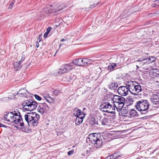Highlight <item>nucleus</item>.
Wrapping results in <instances>:
<instances>
[{"mask_svg":"<svg viewBox=\"0 0 159 159\" xmlns=\"http://www.w3.org/2000/svg\"><path fill=\"white\" fill-rule=\"evenodd\" d=\"M62 8V6H60L59 5H54L52 6V12L53 13L57 12L61 10Z\"/></svg>","mask_w":159,"mask_h":159,"instance_id":"15","label":"nucleus"},{"mask_svg":"<svg viewBox=\"0 0 159 159\" xmlns=\"http://www.w3.org/2000/svg\"><path fill=\"white\" fill-rule=\"evenodd\" d=\"M57 91L56 90L54 91V93L56 95H58V94L57 93Z\"/></svg>","mask_w":159,"mask_h":159,"instance_id":"42","label":"nucleus"},{"mask_svg":"<svg viewBox=\"0 0 159 159\" xmlns=\"http://www.w3.org/2000/svg\"><path fill=\"white\" fill-rule=\"evenodd\" d=\"M25 58V55L24 54L22 55L21 59L20 61H19V62H20V63H21L24 61Z\"/></svg>","mask_w":159,"mask_h":159,"instance_id":"33","label":"nucleus"},{"mask_svg":"<svg viewBox=\"0 0 159 159\" xmlns=\"http://www.w3.org/2000/svg\"><path fill=\"white\" fill-rule=\"evenodd\" d=\"M42 34H40L38 36V39L39 40H40V39H42Z\"/></svg>","mask_w":159,"mask_h":159,"instance_id":"39","label":"nucleus"},{"mask_svg":"<svg viewBox=\"0 0 159 159\" xmlns=\"http://www.w3.org/2000/svg\"><path fill=\"white\" fill-rule=\"evenodd\" d=\"M158 13L159 14V10L158 11Z\"/></svg>","mask_w":159,"mask_h":159,"instance_id":"44","label":"nucleus"},{"mask_svg":"<svg viewBox=\"0 0 159 159\" xmlns=\"http://www.w3.org/2000/svg\"><path fill=\"white\" fill-rule=\"evenodd\" d=\"M9 98H4L2 99H0V101H2V100L4 101H7L9 99Z\"/></svg>","mask_w":159,"mask_h":159,"instance_id":"37","label":"nucleus"},{"mask_svg":"<svg viewBox=\"0 0 159 159\" xmlns=\"http://www.w3.org/2000/svg\"><path fill=\"white\" fill-rule=\"evenodd\" d=\"M83 59L80 58L79 59H75L73 61V64L78 66H83Z\"/></svg>","mask_w":159,"mask_h":159,"instance_id":"13","label":"nucleus"},{"mask_svg":"<svg viewBox=\"0 0 159 159\" xmlns=\"http://www.w3.org/2000/svg\"><path fill=\"white\" fill-rule=\"evenodd\" d=\"M41 40H39V42H40Z\"/></svg>","mask_w":159,"mask_h":159,"instance_id":"46","label":"nucleus"},{"mask_svg":"<svg viewBox=\"0 0 159 159\" xmlns=\"http://www.w3.org/2000/svg\"><path fill=\"white\" fill-rule=\"evenodd\" d=\"M114 106L117 109H122L124 106L125 98L122 96L115 95L112 98Z\"/></svg>","mask_w":159,"mask_h":159,"instance_id":"6","label":"nucleus"},{"mask_svg":"<svg viewBox=\"0 0 159 159\" xmlns=\"http://www.w3.org/2000/svg\"><path fill=\"white\" fill-rule=\"evenodd\" d=\"M122 114H123V116H127V111H124L123 112V113H122Z\"/></svg>","mask_w":159,"mask_h":159,"instance_id":"36","label":"nucleus"},{"mask_svg":"<svg viewBox=\"0 0 159 159\" xmlns=\"http://www.w3.org/2000/svg\"><path fill=\"white\" fill-rule=\"evenodd\" d=\"M4 118L5 120L24 127L25 123L21 118L20 113L18 109H16L13 111L8 113L4 116Z\"/></svg>","mask_w":159,"mask_h":159,"instance_id":"1","label":"nucleus"},{"mask_svg":"<svg viewBox=\"0 0 159 159\" xmlns=\"http://www.w3.org/2000/svg\"><path fill=\"white\" fill-rule=\"evenodd\" d=\"M120 157V156H116V154L115 153H114L112 155L110 156H109L107 158V159H116V158H117L118 157Z\"/></svg>","mask_w":159,"mask_h":159,"instance_id":"27","label":"nucleus"},{"mask_svg":"<svg viewBox=\"0 0 159 159\" xmlns=\"http://www.w3.org/2000/svg\"><path fill=\"white\" fill-rule=\"evenodd\" d=\"M25 116H32V119H36L39 120V115L35 112L28 113L27 114H26Z\"/></svg>","mask_w":159,"mask_h":159,"instance_id":"16","label":"nucleus"},{"mask_svg":"<svg viewBox=\"0 0 159 159\" xmlns=\"http://www.w3.org/2000/svg\"><path fill=\"white\" fill-rule=\"evenodd\" d=\"M74 68V66L71 63L65 64L61 66L58 73L59 75H62L70 71Z\"/></svg>","mask_w":159,"mask_h":159,"instance_id":"8","label":"nucleus"},{"mask_svg":"<svg viewBox=\"0 0 159 159\" xmlns=\"http://www.w3.org/2000/svg\"><path fill=\"white\" fill-rule=\"evenodd\" d=\"M149 106V102L147 100H141L136 103V108L141 114H146L148 112Z\"/></svg>","mask_w":159,"mask_h":159,"instance_id":"4","label":"nucleus"},{"mask_svg":"<svg viewBox=\"0 0 159 159\" xmlns=\"http://www.w3.org/2000/svg\"><path fill=\"white\" fill-rule=\"evenodd\" d=\"M14 4V2H12L11 4H10L9 8H11Z\"/></svg>","mask_w":159,"mask_h":159,"instance_id":"38","label":"nucleus"},{"mask_svg":"<svg viewBox=\"0 0 159 159\" xmlns=\"http://www.w3.org/2000/svg\"><path fill=\"white\" fill-rule=\"evenodd\" d=\"M148 58L147 61H148V62L151 63L153 62L156 60V57H151L150 58Z\"/></svg>","mask_w":159,"mask_h":159,"instance_id":"26","label":"nucleus"},{"mask_svg":"<svg viewBox=\"0 0 159 159\" xmlns=\"http://www.w3.org/2000/svg\"><path fill=\"white\" fill-rule=\"evenodd\" d=\"M159 6V0H156L153 3L152 6L153 7H156Z\"/></svg>","mask_w":159,"mask_h":159,"instance_id":"29","label":"nucleus"},{"mask_svg":"<svg viewBox=\"0 0 159 159\" xmlns=\"http://www.w3.org/2000/svg\"><path fill=\"white\" fill-rule=\"evenodd\" d=\"M129 92L132 94L136 95L142 91L141 86L138 83L134 81H129L126 83Z\"/></svg>","mask_w":159,"mask_h":159,"instance_id":"3","label":"nucleus"},{"mask_svg":"<svg viewBox=\"0 0 159 159\" xmlns=\"http://www.w3.org/2000/svg\"><path fill=\"white\" fill-rule=\"evenodd\" d=\"M39 42L38 41L37 42H36V47L37 48H38L39 47Z\"/></svg>","mask_w":159,"mask_h":159,"instance_id":"40","label":"nucleus"},{"mask_svg":"<svg viewBox=\"0 0 159 159\" xmlns=\"http://www.w3.org/2000/svg\"><path fill=\"white\" fill-rule=\"evenodd\" d=\"M118 92L119 94L122 96H125L128 93L129 90V88L126 85V86L120 87L118 89Z\"/></svg>","mask_w":159,"mask_h":159,"instance_id":"11","label":"nucleus"},{"mask_svg":"<svg viewBox=\"0 0 159 159\" xmlns=\"http://www.w3.org/2000/svg\"><path fill=\"white\" fill-rule=\"evenodd\" d=\"M21 63L20 62H16L14 63V66L15 70L17 71L20 69L22 67Z\"/></svg>","mask_w":159,"mask_h":159,"instance_id":"22","label":"nucleus"},{"mask_svg":"<svg viewBox=\"0 0 159 159\" xmlns=\"http://www.w3.org/2000/svg\"><path fill=\"white\" fill-rule=\"evenodd\" d=\"M52 6H48L44 9V12L46 13H53L52 12Z\"/></svg>","mask_w":159,"mask_h":159,"instance_id":"17","label":"nucleus"},{"mask_svg":"<svg viewBox=\"0 0 159 159\" xmlns=\"http://www.w3.org/2000/svg\"><path fill=\"white\" fill-rule=\"evenodd\" d=\"M5 125L2 124L0 123V126L1 127H4Z\"/></svg>","mask_w":159,"mask_h":159,"instance_id":"41","label":"nucleus"},{"mask_svg":"<svg viewBox=\"0 0 159 159\" xmlns=\"http://www.w3.org/2000/svg\"><path fill=\"white\" fill-rule=\"evenodd\" d=\"M38 104L32 100L25 101L22 103L23 109L26 111H31L35 109L37 107Z\"/></svg>","mask_w":159,"mask_h":159,"instance_id":"5","label":"nucleus"},{"mask_svg":"<svg viewBox=\"0 0 159 159\" xmlns=\"http://www.w3.org/2000/svg\"><path fill=\"white\" fill-rule=\"evenodd\" d=\"M74 152V151L73 150H71V151H69L67 153L69 156H70L71 155H72Z\"/></svg>","mask_w":159,"mask_h":159,"instance_id":"34","label":"nucleus"},{"mask_svg":"<svg viewBox=\"0 0 159 159\" xmlns=\"http://www.w3.org/2000/svg\"><path fill=\"white\" fill-rule=\"evenodd\" d=\"M85 116V115H83V116L77 117L75 120V124L77 125H79L82 123Z\"/></svg>","mask_w":159,"mask_h":159,"instance_id":"14","label":"nucleus"},{"mask_svg":"<svg viewBox=\"0 0 159 159\" xmlns=\"http://www.w3.org/2000/svg\"><path fill=\"white\" fill-rule=\"evenodd\" d=\"M89 140L90 143L93 144L96 148L100 147L102 143V139L100 138L97 133L91 134L89 135L87 141Z\"/></svg>","mask_w":159,"mask_h":159,"instance_id":"2","label":"nucleus"},{"mask_svg":"<svg viewBox=\"0 0 159 159\" xmlns=\"http://www.w3.org/2000/svg\"><path fill=\"white\" fill-rule=\"evenodd\" d=\"M24 118L26 123L30 126H36L38 123L39 120L32 119V116H24Z\"/></svg>","mask_w":159,"mask_h":159,"instance_id":"9","label":"nucleus"},{"mask_svg":"<svg viewBox=\"0 0 159 159\" xmlns=\"http://www.w3.org/2000/svg\"><path fill=\"white\" fill-rule=\"evenodd\" d=\"M40 106H43L45 108H47V110H48L49 108V107L45 103H43L40 105Z\"/></svg>","mask_w":159,"mask_h":159,"instance_id":"31","label":"nucleus"},{"mask_svg":"<svg viewBox=\"0 0 159 159\" xmlns=\"http://www.w3.org/2000/svg\"><path fill=\"white\" fill-rule=\"evenodd\" d=\"M116 66V63H112L110 64L108 66L107 70H111L113 69Z\"/></svg>","mask_w":159,"mask_h":159,"instance_id":"24","label":"nucleus"},{"mask_svg":"<svg viewBox=\"0 0 159 159\" xmlns=\"http://www.w3.org/2000/svg\"><path fill=\"white\" fill-rule=\"evenodd\" d=\"M62 42L60 45V47L61 46L65 45H71V41L69 40H61Z\"/></svg>","mask_w":159,"mask_h":159,"instance_id":"23","label":"nucleus"},{"mask_svg":"<svg viewBox=\"0 0 159 159\" xmlns=\"http://www.w3.org/2000/svg\"><path fill=\"white\" fill-rule=\"evenodd\" d=\"M100 109L102 111L115 114V107L109 102H104L100 106Z\"/></svg>","mask_w":159,"mask_h":159,"instance_id":"7","label":"nucleus"},{"mask_svg":"<svg viewBox=\"0 0 159 159\" xmlns=\"http://www.w3.org/2000/svg\"><path fill=\"white\" fill-rule=\"evenodd\" d=\"M118 86V85L117 83L113 82L110 83L109 84L108 87L111 90H114L117 88Z\"/></svg>","mask_w":159,"mask_h":159,"instance_id":"18","label":"nucleus"},{"mask_svg":"<svg viewBox=\"0 0 159 159\" xmlns=\"http://www.w3.org/2000/svg\"><path fill=\"white\" fill-rule=\"evenodd\" d=\"M128 100L130 102V103H132L133 102V99L132 98L129 97L128 98Z\"/></svg>","mask_w":159,"mask_h":159,"instance_id":"35","label":"nucleus"},{"mask_svg":"<svg viewBox=\"0 0 159 159\" xmlns=\"http://www.w3.org/2000/svg\"><path fill=\"white\" fill-rule=\"evenodd\" d=\"M73 114L74 116L77 117L85 115L84 113L81 111L78 108H75L74 110Z\"/></svg>","mask_w":159,"mask_h":159,"instance_id":"12","label":"nucleus"},{"mask_svg":"<svg viewBox=\"0 0 159 159\" xmlns=\"http://www.w3.org/2000/svg\"><path fill=\"white\" fill-rule=\"evenodd\" d=\"M108 122V119L107 118H104L102 120V124L105 125Z\"/></svg>","mask_w":159,"mask_h":159,"instance_id":"30","label":"nucleus"},{"mask_svg":"<svg viewBox=\"0 0 159 159\" xmlns=\"http://www.w3.org/2000/svg\"><path fill=\"white\" fill-rule=\"evenodd\" d=\"M146 54H147V55H148V53H146Z\"/></svg>","mask_w":159,"mask_h":159,"instance_id":"47","label":"nucleus"},{"mask_svg":"<svg viewBox=\"0 0 159 159\" xmlns=\"http://www.w3.org/2000/svg\"><path fill=\"white\" fill-rule=\"evenodd\" d=\"M150 100L153 105L159 106V93H153L150 97Z\"/></svg>","mask_w":159,"mask_h":159,"instance_id":"10","label":"nucleus"},{"mask_svg":"<svg viewBox=\"0 0 159 159\" xmlns=\"http://www.w3.org/2000/svg\"><path fill=\"white\" fill-rule=\"evenodd\" d=\"M83 65H85L87 64H89V63L91 62V60L88 59H83Z\"/></svg>","mask_w":159,"mask_h":159,"instance_id":"25","label":"nucleus"},{"mask_svg":"<svg viewBox=\"0 0 159 159\" xmlns=\"http://www.w3.org/2000/svg\"><path fill=\"white\" fill-rule=\"evenodd\" d=\"M61 40H64V38H63V39H61Z\"/></svg>","mask_w":159,"mask_h":159,"instance_id":"45","label":"nucleus"},{"mask_svg":"<svg viewBox=\"0 0 159 159\" xmlns=\"http://www.w3.org/2000/svg\"><path fill=\"white\" fill-rule=\"evenodd\" d=\"M35 98L39 101H40L41 100V98L40 96L37 94L34 95Z\"/></svg>","mask_w":159,"mask_h":159,"instance_id":"32","label":"nucleus"},{"mask_svg":"<svg viewBox=\"0 0 159 159\" xmlns=\"http://www.w3.org/2000/svg\"><path fill=\"white\" fill-rule=\"evenodd\" d=\"M136 67H137V70H138V69H139V67L137 65L136 66Z\"/></svg>","mask_w":159,"mask_h":159,"instance_id":"43","label":"nucleus"},{"mask_svg":"<svg viewBox=\"0 0 159 159\" xmlns=\"http://www.w3.org/2000/svg\"><path fill=\"white\" fill-rule=\"evenodd\" d=\"M137 111L134 109L131 110L128 114V116L129 118H132L136 116L137 115Z\"/></svg>","mask_w":159,"mask_h":159,"instance_id":"20","label":"nucleus"},{"mask_svg":"<svg viewBox=\"0 0 159 159\" xmlns=\"http://www.w3.org/2000/svg\"><path fill=\"white\" fill-rule=\"evenodd\" d=\"M37 109L38 111L42 114L46 113L47 110V108H45L43 106H40L38 107Z\"/></svg>","mask_w":159,"mask_h":159,"instance_id":"19","label":"nucleus"},{"mask_svg":"<svg viewBox=\"0 0 159 159\" xmlns=\"http://www.w3.org/2000/svg\"><path fill=\"white\" fill-rule=\"evenodd\" d=\"M148 58H146V57H142L139 58L138 60L136 61L138 62H142L140 63V65L141 66H142L145 63H146L147 62H143L145 61V60H147Z\"/></svg>","mask_w":159,"mask_h":159,"instance_id":"21","label":"nucleus"},{"mask_svg":"<svg viewBox=\"0 0 159 159\" xmlns=\"http://www.w3.org/2000/svg\"><path fill=\"white\" fill-rule=\"evenodd\" d=\"M52 29V27H49L46 30V32L44 34L43 36L44 38H45L47 37L48 34L49 33L50 31Z\"/></svg>","mask_w":159,"mask_h":159,"instance_id":"28","label":"nucleus"}]
</instances>
